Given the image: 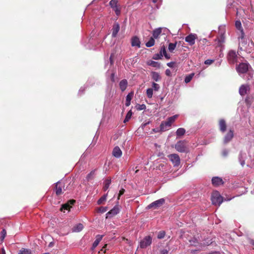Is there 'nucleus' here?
Segmentation results:
<instances>
[{
	"mask_svg": "<svg viewBox=\"0 0 254 254\" xmlns=\"http://www.w3.org/2000/svg\"><path fill=\"white\" fill-rule=\"evenodd\" d=\"M112 8L115 11L116 14L117 16H119V15H120V14H121V9H120V8L119 7L118 5L117 6H115V7H114Z\"/></svg>",
	"mask_w": 254,
	"mask_h": 254,
	"instance_id": "c03bdc74",
	"label": "nucleus"
},
{
	"mask_svg": "<svg viewBox=\"0 0 254 254\" xmlns=\"http://www.w3.org/2000/svg\"><path fill=\"white\" fill-rule=\"evenodd\" d=\"M210 254H220V253L219 252L214 251L211 253Z\"/></svg>",
	"mask_w": 254,
	"mask_h": 254,
	"instance_id": "774afa93",
	"label": "nucleus"
},
{
	"mask_svg": "<svg viewBox=\"0 0 254 254\" xmlns=\"http://www.w3.org/2000/svg\"><path fill=\"white\" fill-rule=\"evenodd\" d=\"M103 237V235H97L96 236V240L93 242L91 248L92 251L94 250L95 248L99 245V243L102 240Z\"/></svg>",
	"mask_w": 254,
	"mask_h": 254,
	"instance_id": "dca6fc26",
	"label": "nucleus"
},
{
	"mask_svg": "<svg viewBox=\"0 0 254 254\" xmlns=\"http://www.w3.org/2000/svg\"><path fill=\"white\" fill-rule=\"evenodd\" d=\"M217 41L218 46H222V44L225 42V32H221L220 37L216 39Z\"/></svg>",
	"mask_w": 254,
	"mask_h": 254,
	"instance_id": "a211bd4d",
	"label": "nucleus"
},
{
	"mask_svg": "<svg viewBox=\"0 0 254 254\" xmlns=\"http://www.w3.org/2000/svg\"><path fill=\"white\" fill-rule=\"evenodd\" d=\"M177 45V43H170L168 46V50L170 52H172L175 49Z\"/></svg>",
	"mask_w": 254,
	"mask_h": 254,
	"instance_id": "a19ab883",
	"label": "nucleus"
},
{
	"mask_svg": "<svg viewBox=\"0 0 254 254\" xmlns=\"http://www.w3.org/2000/svg\"><path fill=\"white\" fill-rule=\"evenodd\" d=\"M151 75L152 79L156 82L160 81L161 79L160 74L157 72L152 71L151 72Z\"/></svg>",
	"mask_w": 254,
	"mask_h": 254,
	"instance_id": "4be33fe9",
	"label": "nucleus"
},
{
	"mask_svg": "<svg viewBox=\"0 0 254 254\" xmlns=\"http://www.w3.org/2000/svg\"><path fill=\"white\" fill-rule=\"evenodd\" d=\"M171 127V125L166 121L162 122L160 126V129L161 131H165L168 130L170 127Z\"/></svg>",
	"mask_w": 254,
	"mask_h": 254,
	"instance_id": "f3484780",
	"label": "nucleus"
},
{
	"mask_svg": "<svg viewBox=\"0 0 254 254\" xmlns=\"http://www.w3.org/2000/svg\"><path fill=\"white\" fill-rule=\"evenodd\" d=\"M18 254H33L31 250L22 248L18 253Z\"/></svg>",
	"mask_w": 254,
	"mask_h": 254,
	"instance_id": "7c9ffc66",
	"label": "nucleus"
},
{
	"mask_svg": "<svg viewBox=\"0 0 254 254\" xmlns=\"http://www.w3.org/2000/svg\"><path fill=\"white\" fill-rule=\"evenodd\" d=\"M253 98L251 96H247L245 99V102L246 104L249 105L251 106L252 102H253Z\"/></svg>",
	"mask_w": 254,
	"mask_h": 254,
	"instance_id": "79ce46f5",
	"label": "nucleus"
},
{
	"mask_svg": "<svg viewBox=\"0 0 254 254\" xmlns=\"http://www.w3.org/2000/svg\"><path fill=\"white\" fill-rule=\"evenodd\" d=\"M107 197V193L103 195L100 198H99L97 201V204L98 205L101 204L104 201L106 200Z\"/></svg>",
	"mask_w": 254,
	"mask_h": 254,
	"instance_id": "c9c22d12",
	"label": "nucleus"
},
{
	"mask_svg": "<svg viewBox=\"0 0 254 254\" xmlns=\"http://www.w3.org/2000/svg\"><path fill=\"white\" fill-rule=\"evenodd\" d=\"M111 183V179L108 178L104 182V187L103 190L104 191H106L109 188Z\"/></svg>",
	"mask_w": 254,
	"mask_h": 254,
	"instance_id": "c756f323",
	"label": "nucleus"
},
{
	"mask_svg": "<svg viewBox=\"0 0 254 254\" xmlns=\"http://www.w3.org/2000/svg\"><path fill=\"white\" fill-rule=\"evenodd\" d=\"M234 136V132L233 130L230 129L227 133L225 135L223 142L224 144H227L230 142Z\"/></svg>",
	"mask_w": 254,
	"mask_h": 254,
	"instance_id": "f8f14e48",
	"label": "nucleus"
},
{
	"mask_svg": "<svg viewBox=\"0 0 254 254\" xmlns=\"http://www.w3.org/2000/svg\"><path fill=\"white\" fill-rule=\"evenodd\" d=\"M235 27L240 31V34L242 33V35H243V33H244L243 28L242 26L241 22L240 20H236L235 21Z\"/></svg>",
	"mask_w": 254,
	"mask_h": 254,
	"instance_id": "bb28decb",
	"label": "nucleus"
},
{
	"mask_svg": "<svg viewBox=\"0 0 254 254\" xmlns=\"http://www.w3.org/2000/svg\"><path fill=\"white\" fill-rule=\"evenodd\" d=\"M120 27L118 23L115 22L113 25L112 29V37L115 38L117 36V34L120 30Z\"/></svg>",
	"mask_w": 254,
	"mask_h": 254,
	"instance_id": "ddd939ff",
	"label": "nucleus"
},
{
	"mask_svg": "<svg viewBox=\"0 0 254 254\" xmlns=\"http://www.w3.org/2000/svg\"><path fill=\"white\" fill-rule=\"evenodd\" d=\"M178 117V115H175L172 117H169L167 120V122L171 126V125L175 121Z\"/></svg>",
	"mask_w": 254,
	"mask_h": 254,
	"instance_id": "473e14b6",
	"label": "nucleus"
},
{
	"mask_svg": "<svg viewBox=\"0 0 254 254\" xmlns=\"http://www.w3.org/2000/svg\"><path fill=\"white\" fill-rule=\"evenodd\" d=\"M112 154L115 157L117 158H119L122 155V151L120 148L119 146H117L114 148L112 152Z\"/></svg>",
	"mask_w": 254,
	"mask_h": 254,
	"instance_id": "2eb2a0df",
	"label": "nucleus"
},
{
	"mask_svg": "<svg viewBox=\"0 0 254 254\" xmlns=\"http://www.w3.org/2000/svg\"><path fill=\"white\" fill-rule=\"evenodd\" d=\"M108 210V207L101 206L98 208V212L101 213H104Z\"/></svg>",
	"mask_w": 254,
	"mask_h": 254,
	"instance_id": "8fccbe9b",
	"label": "nucleus"
},
{
	"mask_svg": "<svg viewBox=\"0 0 254 254\" xmlns=\"http://www.w3.org/2000/svg\"><path fill=\"white\" fill-rule=\"evenodd\" d=\"M169 158L174 166H178L180 164V157L178 154H172L169 156Z\"/></svg>",
	"mask_w": 254,
	"mask_h": 254,
	"instance_id": "1a4fd4ad",
	"label": "nucleus"
},
{
	"mask_svg": "<svg viewBox=\"0 0 254 254\" xmlns=\"http://www.w3.org/2000/svg\"><path fill=\"white\" fill-rule=\"evenodd\" d=\"M133 96V93L132 92H131L128 93V94L127 95L126 100V103H125V105L127 107H128L130 105V101H131V100L132 99Z\"/></svg>",
	"mask_w": 254,
	"mask_h": 254,
	"instance_id": "a878e982",
	"label": "nucleus"
},
{
	"mask_svg": "<svg viewBox=\"0 0 254 254\" xmlns=\"http://www.w3.org/2000/svg\"><path fill=\"white\" fill-rule=\"evenodd\" d=\"M132 116V112L131 110L129 111L126 115V118L124 120V123H126L129 121Z\"/></svg>",
	"mask_w": 254,
	"mask_h": 254,
	"instance_id": "4c0bfd02",
	"label": "nucleus"
},
{
	"mask_svg": "<svg viewBox=\"0 0 254 254\" xmlns=\"http://www.w3.org/2000/svg\"><path fill=\"white\" fill-rule=\"evenodd\" d=\"M250 91V85L248 84H242L239 88V92L241 96H244Z\"/></svg>",
	"mask_w": 254,
	"mask_h": 254,
	"instance_id": "6e6552de",
	"label": "nucleus"
},
{
	"mask_svg": "<svg viewBox=\"0 0 254 254\" xmlns=\"http://www.w3.org/2000/svg\"><path fill=\"white\" fill-rule=\"evenodd\" d=\"M140 41L138 37L135 36L131 38V45L132 47H136L139 48L140 47Z\"/></svg>",
	"mask_w": 254,
	"mask_h": 254,
	"instance_id": "4468645a",
	"label": "nucleus"
},
{
	"mask_svg": "<svg viewBox=\"0 0 254 254\" xmlns=\"http://www.w3.org/2000/svg\"><path fill=\"white\" fill-rule=\"evenodd\" d=\"M95 173V170L91 171L86 176V179L87 181H89L90 180L94 178Z\"/></svg>",
	"mask_w": 254,
	"mask_h": 254,
	"instance_id": "f704fd0d",
	"label": "nucleus"
},
{
	"mask_svg": "<svg viewBox=\"0 0 254 254\" xmlns=\"http://www.w3.org/2000/svg\"><path fill=\"white\" fill-rule=\"evenodd\" d=\"M245 158L246 154L241 151L239 155V161L242 167H243L245 164Z\"/></svg>",
	"mask_w": 254,
	"mask_h": 254,
	"instance_id": "5701e85b",
	"label": "nucleus"
},
{
	"mask_svg": "<svg viewBox=\"0 0 254 254\" xmlns=\"http://www.w3.org/2000/svg\"><path fill=\"white\" fill-rule=\"evenodd\" d=\"M120 211L119 204H116L111 210L106 213V218H111L118 214Z\"/></svg>",
	"mask_w": 254,
	"mask_h": 254,
	"instance_id": "423d86ee",
	"label": "nucleus"
},
{
	"mask_svg": "<svg viewBox=\"0 0 254 254\" xmlns=\"http://www.w3.org/2000/svg\"><path fill=\"white\" fill-rule=\"evenodd\" d=\"M237 55L234 50H231L227 55V60L230 64H234L237 62Z\"/></svg>",
	"mask_w": 254,
	"mask_h": 254,
	"instance_id": "39448f33",
	"label": "nucleus"
},
{
	"mask_svg": "<svg viewBox=\"0 0 254 254\" xmlns=\"http://www.w3.org/2000/svg\"><path fill=\"white\" fill-rule=\"evenodd\" d=\"M115 73L114 72H112L111 74V75H110V79H111V80L113 82H114L115 81Z\"/></svg>",
	"mask_w": 254,
	"mask_h": 254,
	"instance_id": "13d9d810",
	"label": "nucleus"
},
{
	"mask_svg": "<svg viewBox=\"0 0 254 254\" xmlns=\"http://www.w3.org/2000/svg\"><path fill=\"white\" fill-rule=\"evenodd\" d=\"M219 127L220 128V130L222 132L224 133L226 130V123L224 119H221L219 121Z\"/></svg>",
	"mask_w": 254,
	"mask_h": 254,
	"instance_id": "6ab92c4d",
	"label": "nucleus"
},
{
	"mask_svg": "<svg viewBox=\"0 0 254 254\" xmlns=\"http://www.w3.org/2000/svg\"><path fill=\"white\" fill-rule=\"evenodd\" d=\"M63 185L60 182H58L56 185V193L57 195H60L62 192Z\"/></svg>",
	"mask_w": 254,
	"mask_h": 254,
	"instance_id": "412c9836",
	"label": "nucleus"
},
{
	"mask_svg": "<svg viewBox=\"0 0 254 254\" xmlns=\"http://www.w3.org/2000/svg\"><path fill=\"white\" fill-rule=\"evenodd\" d=\"M228 154V151L226 149H224L222 151V155L223 156H227V155Z\"/></svg>",
	"mask_w": 254,
	"mask_h": 254,
	"instance_id": "680f3d73",
	"label": "nucleus"
},
{
	"mask_svg": "<svg viewBox=\"0 0 254 254\" xmlns=\"http://www.w3.org/2000/svg\"><path fill=\"white\" fill-rule=\"evenodd\" d=\"M239 44H241L242 46H245L247 44V40L245 38V33H243L242 36V33L240 34L238 37Z\"/></svg>",
	"mask_w": 254,
	"mask_h": 254,
	"instance_id": "393cba45",
	"label": "nucleus"
},
{
	"mask_svg": "<svg viewBox=\"0 0 254 254\" xmlns=\"http://www.w3.org/2000/svg\"><path fill=\"white\" fill-rule=\"evenodd\" d=\"M162 32V28L159 27L155 29L152 32V37L154 39H157L159 38L160 34Z\"/></svg>",
	"mask_w": 254,
	"mask_h": 254,
	"instance_id": "b1692460",
	"label": "nucleus"
},
{
	"mask_svg": "<svg viewBox=\"0 0 254 254\" xmlns=\"http://www.w3.org/2000/svg\"><path fill=\"white\" fill-rule=\"evenodd\" d=\"M185 132H186V130L185 129V128L180 127V128H179L177 130V131H176V135L178 136H182V135H184Z\"/></svg>",
	"mask_w": 254,
	"mask_h": 254,
	"instance_id": "72a5a7b5",
	"label": "nucleus"
},
{
	"mask_svg": "<svg viewBox=\"0 0 254 254\" xmlns=\"http://www.w3.org/2000/svg\"><path fill=\"white\" fill-rule=\"evenodd\" d=\"M166 53H167V52H166L165 47L164 46H162L159 53L162 54L163 56L164 54H166Z\"/></svg>",
	"mask_w": 254,
	"mask_h": 254,
	"instance_id": "864d4df0",
	"label": "nucleus"
},
{
	"mask_svg": "<svg viewBox=\"0 0 254 254\" xmlns=\"http://www.w3.org/2000/svg\"><path fill=\"white\" fill-rule=\"evenodd\" d=\"M249 64L247 63H242L236 66V70L239 75L246 73L249 69Z\"/></svg>",
	"mask_w": 254,
	"mask_h": 254,
	"instance_id": "f03ea898",
	"label": "nucleus"
},
{
	"mask_svg": "<svg viewBox=\"0 0 254 254\" xmlns=\"http://www.w3.org/2000/svg\"><path fill=\"white\" fill-rule=\"evenodd\" d=\"M212 184L215 187H218L224 184L222 179L219 177H214L211 179Z\"/></svg>",
	"mask_w": 254,
	"mask_h": 254,
	"instance_id": "9b49d317",
	"label": "nucleus"
},
{
	"mask_svg": "<svg viewBox=\"0 0 254 254\" xmlns=\"http://www.w3.org/2000/svg\"><path fill=\"white\" fill-rule=\"evenodd\" d=\"M211 201L213 204L219 206L223 201V198L218 191H215L212 194Z\"/></svg>",
	"mask_w": 254,
	"mask_h": 254,
	"instance_id": "f257e3e1",
	"label": "nucleus"
},
{
	"mask_svg": "<svg viewBox=\"0 0 254 254\" xmlns=\"http://www.w3.org/2000/svg\"><path fill=\"white\" fill-rule=\"evenodd\" d=\"M135 108L138 111L143 110H145L146 109V106L144 104H137L135 106Z\"/></svg>",
	"mask_w": 254,
	"mask_h": 254,
	"instance_id": "ea45409f",
	"label": "nucleus"
},
{
	"mask_svg": "<svg viewBox=\"0 0 254 254\" xmlns=\"http://www.w3.org/2000/svg\"><path fill=\"white\" fill-rule=\"evenodd\" d=\"M176 149L180 152L187 153L189 151L184 141H179L175 145Z\"/></svg>",
	"mask_w": 254,
	"mask_h": 254,
	"instance_id": "20e7f679",
	"label": "nucleus"
},
{
	"mask_svg": "<svg viewBox=\"0 0 254 254\" xmlns=\"http://www.w3.org/2000/svg\"><path fill=\"white\" fill-rule=\"evenodd\" d=\"M163 57V54L161 53H157L153 55L152 59L155 60L161 59Z\"/></svg>",
	"mask_w": 254,
	"mask_h": 254,
	"instance_id": "37998d69",
	"label": "nucleus"
},
{
	"mask_svg": "<svg viewBox=\"0 0 254 254\" xmlns=\"http://www.w3.org/2000/svg\"><path fill=\"white\" fill-rule=\"evenodd\" d=\"M213 62H214L213 60L207 59L204 61V64H205L210 65L211 64H212Z\"/></svg>",
	"mask_w": 254,
	"mask_h": 254,
	"instance_id": "5fc2aeb1",
	"label": "nucleus"
},
{
	"mask_svg": "<svg viewBox=\"0 0 254 254\" xmlns=\"http://www.w3.org/2000/svg\"><path fill=\"white\" fill-rule=\"evenodd\" d=\"M155 44V40L153 37H151L149 41L146 43L145 46L148 47L150 48L154 46Z\"/></svg>",
	"mask_w": 254,
	"mask_h": 254,
	"instance_id": "2f4dec72",
	"label": "nucleus"
},
{
	"mask_svg": "<svg viewBox=\"0 0 254 254\" xmlns=\"http://www.w3.org/2000/svg\"><path fill=\"white\" fill-rule=\"evenodd\" d=\"M71 207L68 204H64L62 205L61 210L64 211V210H69Z\"/></svg>",
	"mask_w": 254,
	"mask_h": 254,
	"instance_id": "603ef678",
	"label": "nucleus"
},
{
	"mask_svg": "<svg viewBox=\"0 0 254 254\" xmlns=\"http://www.w3.org/2000/svg\"><path fill=\"white\" fill-rule=\"evenodd\" d=\"M153 131L154 132H159V131H160V128H153L152 129Z\"/></svg>",
	"mask_w": 254,
	"mask_h": 254,
	"instance_id": "69168bd1",
	"label": "nucleus"
},
{
	"mask_svg": "<svg viewBox=\"0 0 254 254\" xmlns=\"http://www.w3.org/2000/svg\"><path fill=\"white\" fill-rule=\"evenodd\" d=\"M118 0H111L109 2V5L111 8L117 6L118 4Z\"/></svg>",
	"mask_w": 254,
	"mask_h": 254,
	"instance_id": "a18cd8bd",
	"label": "nucleus"
},
{
	"mask_svg": "<svg viewBox=\"0 0 254 254\" xmlns=\"http://www.w3.org/2000/svg\"><path fill=\"white\" fill-rule=\"evenodd\" d=\"M125 190L124 189H122L120 190L118 194V199H120V197L124 193Z\"/></svg>",
	"mask_w": 254,
	"mask_h": 254,
	"instance_id": "6e6d98bb",
	"label": "nucleus"
},
{
	"mask_svg": "<svg viewBox=\"0 0 254 254\" xmlns=\"http://www.w3.org/2000/svg\"><path fill=\"white\" fill-rule=\"evenodd\" d=\"M147 64L150 66H153L154 67H156V68H159L161 66V64L160 63L157 62H155L154 61H148L147 62Z\"/></svg>",
	"mask_w": 254,
	"mask_h": 254,
	"instance_id": "c85d7f7f",
	"label": "nucleus"
},
{
	"mask_svg": "<svg viewBox=\"0 0 254 254\" xmlns=\"http://www.w3.org/2000/svg\"><path fill=\"white\" fill-rule=\"evenodd\" d=\"M197 37L195 34H190L185 38V41L189 43L190 46H192L195 43V40Z\"/></svg>",
	"mask_w": 254,
	"mask_h": 254,
	"instance_id": "9d476101",
	"label": "nucleus"
},
{
	"mask_svg": "<svg viewBox=\"0 0 254 254\" xmlns=\"http://www.w3.org/2000/svg\"><path fill=\"white\" fill-rule=\"evenodd\" d=\"M83 228V226L81 223H78L76 224L72 228V232H80Z\"/></svg>",
	"mask_w": 254,
	"mask_h": 254,
	"instance_id": "cd10ccee",
	"label": "nucleus"
},
{
	"mask_svg": "<svg viewBox=\"0 0 254 254\" xmlns=\"http://www.w3.org/2000/svg\"><path fill=\"white\" fill-rule=\"evenodd\" d=\"M86 88V87L85 86H83V87H81L80 89L79 90V91H78V94L79 95H81L84 92V91L85 90Z\"/></svg>",
	"mask_w": 254,
	"mask_h": 254,
	"instance_id": "4d7b16f0",
	"label": "nucleus"
},
{
	"mask_svg": "<svg viewBox=\"0 0 254 254\" xmlns=\"http://www.w3.org/2000/svg\"><path fill=\"white\" fill-rule=\"evenodd\" d=\"M165 201L164 198H160L150 203L148 205L147 208L149 209L151 208H158L162 206L165 203Z\"/></svg>",
	"mask_w": 254,
	"mask_h": 254,
	"instance_id": "0eeeda50",
	"label": "nucleus"
},
{
	"mask_svg": "<svg viewBox=\"0 0 254 254\" xmlns=\"http://www.w3.org/2000/svg\"><path fill=\"white\" fill-rule=\"evenodd\" d=\"M152 86L153 90H154V91H158L160 88V85L154 82L152 83Z\"/></svg>",
	"mask_w": 254,
	"mask_h": 254,
	"instance_id": "de8ad7c7",
	"label": "nucleus"
},
{
	"mask_svg": "<svg viewBox=\"0 0 254 254\" xmlns=\"http://www.w3.org/2000/svg\"><path fill=\"white\" fill-rule=\"evenodd\" d=\"M165 74L167 76H171V71L169 69H167L165 71Z\"/></svg>",
	"mask_w": 254,
	"mask_h": 254,
	"instance_id": "052dcab7",
	"label": "nucleus"
},
{
	"mask_svg": "<svg viewBox=\"0 0 254 254\" xmlns=\"http://www.w3.org/2000/svg\"><path fill=\"white\" fill-rule=\"evenodd\" d=\"M189 242L190 243L191 245L194 246H196V245L198 244V240L195 238H193L192 239L190 240Z\"/></svg>",
	"mask_w": 254,
	"mask_h": 254,
	"instance_id": "49530a36",
	"label": "nucleus"
},
{
	"mask_svg": "<svg viewBox=\"0 0 254 254\" xmlns=\"http://www.w3.org/2000/svg\"><path fill=\"white\" fill-rule=\"evenodd\" d=\"M127 79H123L119 83L120 88L122 92L125 91L127 86Z\"/></svg>",
	"mask_w": 254,
	"mask_h": 254,
	"instance_id": "aec40b11",
	"label": "nucleus"
},
{
	"mask_svg": "<svg viewBox=\"0 0 254 254\" xmlns=\"http://www.w3.org/2000/svg\"><path fill=\"white\" fill-rule=\"evenodd\" d=\"M6 235V230L5 229H2V230L0 232V237L1 241H2L4 240V239Z\"/></svg>",
	"mask_w": 254,
	"mask_h": 254,
	"instance_id": "09e8293b",
	"label": "nucleus"
},
{
	"mask_svg": "<svg viewBox=\"0 0 254 254\" xmlns=\"http://www.w3.org/2000/svg\"><path fill=\"white\" fill-rule=\"evenodd\" d=\"M164 56L167 59H170V55H168L167 53L166 54H164Z\"/></svg>",
	"mask_w": 254,
	"mask_h": 254,
	"instance_id": "0e129e2a",
	"label": "nucleus"
},
{
	"mask_svg": "<svg viewBox=\"0 0 254 254\" xmlns=\"http://www.w3.org/2000/svg\"><path fill=\"white\" fill-rule=\"evenodd\" d=\"M112 57H113V54H112L110 57V63H111V64H113V60L112 59Z\"/></svg>",
	"mask_w": 254,
	"mask_h": 254,
	"instance_id": "338daca9",
	"label": "nucleus"
},
{
	"mask_svg": "<svg viewBox=\"0 0 254 254\" xmlns=\"http://www.w3.org/2000/svg\"><path fill=\"white\" fill-rule=\"evenodd\" d=\"M174 64H175V62H169L167 64V66H168L169 67H170L171 68L173 67Z\"/></svg>",
	"mask_w": 254,
	"mask_h": 254,
	"instance_id": "bf43d9fd",
	"label": "nucleus"
},
{
	"mask_svg": "<svg viewBox=\"0 0 254 254\" xmlns=\"http://www.w3.org/2000/svg\"><path fill=\"white\" fill-rule=\"evenodd\" d=\"M194 76V73H190V74H189L188 75L186 76L185 78V82L186 83H188L189 82H190L191 80L192 79V78H193Z\"/></svg>",
	"mask_w": 254,
	"mask_h": 254,
	"instance_id": "e433bc0d",
	"label": "nucleus"
},
{
	"mask_svg": "<svg viewBox=\"0 0 254 254\" xmlns=\"http://www.w3.org/2000/svg\"><path fill=\"white\" fill-rule=\"evenodd\" d=\"M153 92V88H149L146 90V95L148 98L150 99L152 97Z\"/></svg>",
	"mask_w": 254,
	"mask_h": 254,
	"instance_id": "58836bf2",
	"label": "nucleus"
},
{
	"mask_svg": "<svg viewBox=\"0 0 254 254\" xmlns=\"http://www.w3.org/2000/svg\"><path fill=\"white\" fill-rule=\"evenodd\" d=\"M165 235V232L164 231H160L157 235V238L159 239H161L164 238Z\"/></svg>",
	"mask_w": 254,
	"mask_h": 254,
	"instance_id": "3c124183",
	"label": "nucleus"
},
{
	"mask_svg": "<svg viewBox=\"0 0 254 254\" xmlns=\"http://www.w3.org/2000/svg\"><path fill=\"white\" fill-rule=\"evenodd\" d=\"M161 254H168V251L167 250L164 249L161 251Z\"/></svg>",
	"mask_w": 254,
	"mask_h": 254,
	"instance_id": "e2e57ef3",
	"label": "nucleus"
},
{
	"mask_svg": "<svg viewBox=\"0 0 254 254\" xmlns=\"http://www.w3.org/2000/svg\"><path fill=\"white\" fill-rule=\"evenodd\" d=\"M152 239L150 236L145 237L139 243L140 248L145 249L150 246L152 243Z\"/></svg>",
	"mask_w": 254,
	"mask_h": 254,
	"instance_id": "7ed1b4c3",
	"label": "nucleus"
}]
</instances>
